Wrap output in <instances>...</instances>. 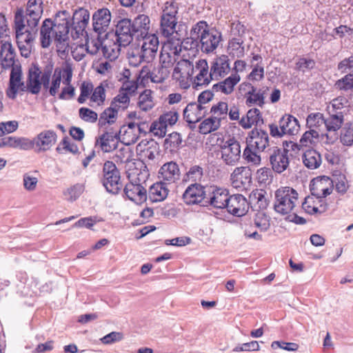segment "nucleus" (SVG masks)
<instances>
[{
  "mask_svg": "<svg viewBox=\"0 0 353 353\" xmlns=\"http://www.w3.org/2000/svg\"><path fill=\"white\" fill-rule=\"evenodd\" d=\"M190 35V49L200 47L201 51L207 54L214 52L222 39L221 33L216 29L210 28L205 21H199L194 24Z\"/></svg>",
  "mask_w": 353,
  "mask_h": 353,
  "instance_id": "obj_1",
  "label": "nucleus"
},
{
  "mask_svg": "<svg viewBox=\"0 0 353 353\" xmlns=\"http://www.w3.org/2000/svg\"><path fill=\"white\" fill-rule=\"evenodd\" d=\"M41 4V0H29L27 3L26 14L23 15V34H26L25 42L28 44L37 35L38 23L43 12Z\"/></svg>",
  "mask_w": 353,
  "mask_h": 353,
  "instance_id": "obj_2",
  "label": "nucleus"
},
{
  "mask_svg": "<svg viewBox=\"0 0 353 353\" xmlns=\"http://www.w3.org/2000/svg\"><path fill=\"white\" fill-rule=\"evenodd\" d=\"M70 19V13L62 10L56 14L53 21L54 39L59 53H65L69 47Z\"/></svg>",
  "mask_w": 353,
  "mask_h": 353,
  "instance_id": "obj_3",
  "label": "nucleus"
},
{
  "mask_svg": "<svg viewBox=\"0 0 353 353\" xmlns=\"http://www.w3.org/2000/svg\"><path fill=\"white\" fill-rule=\"evenodd\" d=\"M297 192L289 186L281 187L274 192V210L282 215L290 213L299 204Z\"/></svg>",
  "mask_w": 353,
  "mask_h": 353,
  "instance_id": "obj_4",
  "label": "nucleus"
},
{
  "mask_svg": "<svg viewBox=\"0 0 353 353\" xmlns=\"http://www.w3.org/2000/svg\"><path fill=\"white\" fill-rule=\"evenodd\" d=\"M120 172L116 165L110 161L104 163L103 166V176L101 183L107 192L117 194L122 189Z\"/></svg>",
  "mask_w": 353,
  "mask_h": 353,
  "instance_id": "obj_5",
  "label": "nucleus"
},
{
  "mask_svg": "<svg viewBox=\"0 0 353 353\" xmlns=\"http://www.w3.org/2000/svg\"><path fill=\"white\" fill-rule=\"evenodd\" d=\"M1 66L6 70L12 68L6 94L10 99H14L16 98L18 91L22 90L21 65L20 63L16 64L14 59L3 58L1 59Z\"/></svg>",
  "mask_w": 353,
  "mask_h": 353,
  "instance_id": "obj_6",
  "label": "nucleus"
},
{
  "mask_svg": "<svg viewBox=\"0 0 353 353\" xmlns=\"http://www.w3.org/2000/svg\"><path fill=\"white\" fill-rule=\"evenodd\" d=\"M229 190L216 185H207L205 206L216 209H224L230 198Z\"/></svg>",
  "mask_w": 353,
  "mask_h": 353,
  "instance_id": "obj_7",
  "label": "nucleus"
},
{
  "mask_svg": "<svg viewBox=\"0 0 353 353\" xmlns=\"http://www.w3.org/2000/svg\"><path fill=\"white\" fill-rule=\"evenodd\" d=\"M292 154L284 148L274 147L269 154V161L272 170L281 174L290 166V157Z\"/></svg>",
  "mask_w": 353,
  "mask_h": 353,
  "instance_id": "obj_8",
  "label": "nucleus"
},
{
  "mask_svg": "<svg viewBox=\"0 0 353 353\" xmlns=\"http://www.w3.org/2000/svg\"><path fill=\"white\" fill-rule=\"evenodd\" d=\"M241 145L234 137L230 138L221 145V159L228 165H236L241 158Z\"/></svg>",
  "mask_w": 353,
  "mask_h": 353,
  "instance_id": "obj_9",
  "label": "nucleus"
},
{
  "mask_svg": "<svg viewBox=\"0 0 353 353\" xmlns=\"http://www.w3.org/2000/svg\"><path fill=\"white\" fill-rule=\"evenodd\" d=\"M193 68V76L191 79H192L194 88L197 89L199 86L208 85L212 80H214L205 59L198 60Z\"/></svg>",
  "mask_w": 353,
  "mask_h": 353,
  "instance_id": "obj_10",
  "label": "nucleus"
},
{
  "mask_svg": "<svg viewBox=\"0 0 353 353\" xmlns=\"http://www.w3.org/2000/svg\"><path fill=\"white\" fill-rule=\"evenodd\" d=\"M114 32L116 41L123 47L128 46L135 36L132 20L128 18L121 19L117 21Z\"/></svg>",
  "mask_w": 353,
  "mask_h": 353,
  "instance_id": "obj_11",
  "label": "nucleus"
},
{
  "mask_svg": "<svg viewBox=\"0 0 353 353\" xmlns=\"http://www.w3.org/2000/svg\"><path fill=\"white\" fill-rule=\"evenodd\" d=\"M207 194V186L199 183H193L190 185L183 194V199L188 205L203 203L205 205Z\"/></svg>",
  "mask_w": 353,
  "mask_h": 353,
  "instance_id": "obj_12",
  "label": "nucleus"
},
{
  "mask_svg": "<svg viewBox=\"0 0 353 353\" xmlns=\"http://www.w3.org/2000/svg\"><path fill=\"white\" fill-rule=\"evenodd\" d=\"M225 208L229 214L234 216L241 217L248 213L250 203L243 195L235 194L230 195Z\"/></svg>",
  "mask_w": 353,
  "mask_h": 353,
  "instance_id": "obj_13",
  "label": "nucleus"
},
{
  "mask_svg": "<svg viewBox=\"0 0 353 353\" xmlns=\"http://www.w3.org/2000/svg\"><path fill=\"white\" fill-rule=\"evenodd\" d=\"M125 196L130 201L141 204L147 199V191L140 183L139 178L130 179L123 189Z\"/></svg>",
  "mask_w": 353,
  "mask_h": 353,
  "instance_id": "obj_14",
  "label": "nucleus"
},
{
  "mask_svg": "<svg viewBox=\"0 0 353 353\" xmlns=\"http://www.w3.org/2000/svg\"><path fill=\"white\" fill-rule=\"evenodd\" d=\"M111 21V13L108 8H101L95 11L92 15V29L101 37L106 34Z\"/></svg>",
  "mask_w": 353,
  "mask_h": 353,
  "instance_id": "obj_15",
  "label": "nucleus"
},
{
  "mask_svg": "<svg viewBox=\"0 0 353 353\" xmlns=\"http://www.w3.org/2000/svg\"><path fill=\"white\" fill-rule=\"evenodd\" d=\"M269 145V135L266 131L254 128L249 132L247 138V146L263 152Z\"/></svg>",
  "mask_w": 353,
  "mask_h": 353,
  "instance_id": "obj_16",
  "label": "nucleus"
},
{
  "mask_svg": "<svg viewBox=\"0 0 353 353\" xmlns=\"http://www.w3.org/2000/svg\"><path fill=\"white\" fill-rule=\"evenodd\" d=\"M194 64L187 59L179 61L174 68L172 77L181 85H186L193 76Z\"/></svg>",
  "mask_w": 353,
  "mask_h": 353,
  "instance_id": "obj_17",
  "label": "nucleus"
},
{
  "mask_svg": "<svg viewBox=\"0 0 353 353\" xmlns=\"http://www.w3.org/2000/svg\"><path fill=\"white\" fill-rule=\"evenodd\" d=\"M119 137L117 132L106 131L96 138L95 147L103 152H110L117 148Z\"/></svg>",
  "mask_w": 353,
  "mask_h": 353,
  "instance_id": "obj_18",
  "label": "nucleus"
},
{
  "mask_svg": "<svg viewBox=\"0 0 353 353\" xmlns=\"http://www.w3.org/2000/svg\"><path fill=\"white\" fill-rule=\"evenodd\" d=\"M208 113L206 106H202L196 102L187 105L183 110V118L188 123L194 124L200 121Z\"/></svg>",
  "mask_w": 353,
  "mask_h": 353,
  "instance_id": "obj_19",
  "label": "nucleus"
},
{
  "mask_svg": "<svg viewBox=\"0 0 353 353\" xmlns=\"http://www.w3.org/2000/svg\"><path fill=\"white\" fill-rule=\"evenodd\" d=\"M158 174L161 181L170 184L180 179L181 172L178 164L174 161H170L161 167Z\"/></svg>",
  "mask_w": 353,
  "mask_h": 353,
  "instance_id": "obj_20",
  "label": "nucleus"
},
{
  "mask_svg": "<svg viewBox=\"0 0 353 353\" xmlns=\"http://www.w3.org/2000/svg\"><path fill=\"white\" fill-rule=\"evenodd\" d=\"M229 61V58L226 55H221L213 60L211 63L210 70L214 80H219L230 72Z\"/></svg>",
  "mask_w": 353,
  "mask_h": 353,
  "instance_id": "obj_21",
  "label": "nucleus"
},
{
  "mask_svg": "<svg viewBox=\"0 0 353 353\" xmlns=\"http://www.w3.org/2000/svg\"><path fill=\"white\" fill-rule=\"evenodd\" d=\"M329 117L325 119V127L326 130L331 133L334 132L333 135L326 134L327 139L329 142L333 143L337 139V132L342 126L344 122V117L342 114H338L332 112H328Z\"/></svg>",
  "mask_w": 353,
  "mask_h": 353,
  "instance_id": "obj_22",
  "label": "nucleus"
},
{
  "mask_svg": "<svg viewBox=\"0 0 353 353\" xmlns=\"http://www.w3.org/2000/svg\"><path fill=\"white\" fill-rule=\"evenodd\" d=\"M240 90L245 91L244 98L245 104L248 106L258 105L263 107L265 101L263 99L262 94H259L257 88L250 83H243L240 85Z\"/></svg>",
  "mask_w": 353,
  "mask_h": 353,
  "instance_id": "obj_23",
  "label": "nucleus"
},
{
  "mask_svg": "<svg viewBox=\"0 0 353 353\" xmlns=\"http://www.w3.org/2000/svg\"><path fill=\"white\" fill-rule=\"evenodd\" d=\"M332 181L327 176H323L317 179L310 185V191L312 196L317 199L324 198L332 193Z\"/></svg>",
  "mask_w": 353,
  "mask_h": 353,
  "instance_id": "obj_24",
  "label": "nucleus"
},
{
  "mask_svg": "<svg viewBox=\"0 0 353 353\" xmlns=\"http://www.w3.org/2000/svg\"><path fill=\"white\" fill-rule=\"evenodd\" d=\"M57 141V134L53 130H45L35 138L36 150L38 152L49 150Z\"/></svg>",
  "mask_w": 353,
  "mask_h": 353,
  "instance_id": "obj_25",
  "label": "nucleus"
},
{
  "mask_svg": "<svg viewBox=\"0 0 353 353\" xmlns=\"http://www.w3.org/2000/svg\"><path fill=\"white\" fill-rule=\"evenodd\" d=\"M134 86H130L128 83H123L119 94L114 97L110 105L114 107L118 111H124L130 104V97L127 91H134Z\"/></svg>",
  "mask_w": 353,
  "mask_h": 353,
  "instance_id": "obj_26",
  "label": "nucleus"
},
{
  "mask_svg": "<svg viewBox=\"0 0 353 353\" xmlns=\"http://www.w3.org/2000/svg\"><path fill=\"white\" fill-rule=\"evenodd\" d=\"M41 72L37 64H32L29 69L28 78L27 81V89L32 94H37L39 93L41 88L40 82V75Z\"/></svg>",
  "mask_w": 353,
  "mask_h": 353,
  "instance_id": "obj_27",
  "label": "nucleus"
},
{
  "mask_svg": "<svg viewBox=\"0 0 353 353\" xmlns=\"http://www.w3.org/2000/svg\"><path fill=\"white\" fill-rule=\"evenodd\" d=\"M241 77L236 73H232L223 81L219 82L212 86V91L221 92L225 94H230L234 91V86L240 81Z\"/></svg>",
  "mask_w": 353,
  "mask_h": 353,
  "instance_id": "obj_28",
  "label": "nucleus"
},
{
  "mask_svg": "<svg viewBox=\"0 0 353 353\" xmlns=\"http://www.w3.org/2000/svg\"><path fill=\"white\" fill-rule=\"evenodd\" d=\"M263 123L261 112L257 108H252L248 111L245 117L239 120V124L244 128H250L252 125L260 126Z\"/></svg>",
  "mask_w": 353,
  "mask_h": 353,
  "instance_id": "obj_29",
  "label": "nucleus"
},
{
  "mask_svg": "<svg viewBox=\"0 0 353 353\" xmlns=\"http://www.w3.org/2000/svg\"><path fill=\"white\" fill-rule=\"evenodd\" d=\"M279 128L285 134L294 135L300 128L299 121L292 115L285 114L279 120Z\"/></svg>",
  "mask_w": 353,
  "mask_h": 353,
  "instance_id": "obj_30",
  "label": "nucleus"
},
{
  "mask_svg": "<svg viewBox=\"0 0 353 353\" xmlns=\"http://www.w3.org/2000/svg\"><path fill=\"white\" fill-rule=\"evenodd\" d=\"M168 192L167 183L161 181L157 182L150 188L149 199L152 203L162 201L167 198Z\"/></svg>",
  "mask_w": 353,
  "mask_h": 353,
  "instance_id": "obj_31",
  "label": "nucleus"
},
{
  "mask_svg": "<svg viewBox=\"0 0 353 353\" xmlns=\"http://www.w3.org/2000/svg\"><path fill=\"white\" fill-rule=\"evenodd\" d=\"M150 18L145 14H139L132 22V28L136 37L145 38L150 29Z\"/></svg>",
  "mask_w": 353,
  "mask_h": 353,
  "instance_id": "obj_32",
  "label": "nucleus"
},
{
  "mask_svg": "<svg viewBox=\"0 0 353 353\" xmlns=\"http://www.w3.org/2000/svg\"><path fill=\"white\" fill-rule=\"evenodd\" d=\"M41 44L44 48H48L54 38L53 21L50 19H46L42 23L40 30Z\"/></svg>",
  "mask_w": 353,
  "mask_h": 353,
  "instance_id": "obj_33",
  "label": "nucleus"
},
{
  "mask_svg": "<svg viewBox=\"0 0 353 353\" xmlns=\"http://www.w3.org/2000/svg\"><path fill=\"white\" fill-rule=\"evenodd\" d=\"M233 183L240 182L244 188L252 183V171L248 167H238L232 174Z\"/></svg>",
  "mask_w": 353,
  "mask_h": 353,
  "instance_id": "obj_34",
  "label": "nucleus"
},
{
  "mask_svg": "<svg viewBox=\"0 0 353 353\" xmlns=\"http://www.w3.org/2000/svg\"><path fill=\"white\" fill-rule=\"evenodd\" d=\"M168 43L166 47L169 48L170 52L174 56H178L183 48L184 49H189L191 42L190 37L186 39L181 41L179 38H176V36H171L168 38Z\"/></svg>",
  "mask_w": 353,
  "mask_h": 353,
  "instance_id": "obj_35",
  "label": "nucleus"
},
{
  "mask_svg": "<svg viewBox=\"0 0 353 353\" xmlns=\"http://www.w3.org/2000/svg\"><path fill=\"white\" fill-rule=\"evenodd\" d=\"M177 24V18L166 17L161 16L160 21V33L165 38H169L174 33L177 35L176 26Z\"/></svg>",
  "mask_w": 353,
  "mask_h": 353,
  "instance_id": "obj_36",
  "label": "nucleus"
},
{
  "mask_svg": "<svg viewBox=\"0 0 353 353\" xmlns=\"http://www.w3.org/2000/svg\"><path fill=\"white\" fill-rule=\"evenodd\" d=\"M302 160L305 167L311 170L318 168L322 163L321 154L313 149L305 150L302 156Z\"/></svg>",
  "mask_w": 353,
  "mask_h": 353,
  "instance_id": "obj_37",
  "label": "nucleus"
},
{
  "mask_svg": "<svg viewBox=\"0 0 353 353\" xmlns=\"http://www.w3.org/2000/svg\"><path fill=\"white\" fill-rule=\"evenodd\" d=\"M179 119V113L175 110L163 113L159 117V127L161 136H165V130L168 125H174Z\"/></svg>",
  "mask_w": 353,
  "mask_h": 353,
  "instance_id": "obj_38",
  "label": "nucleus"
},
{
  "mask_svg": "<svg viewBox=\"0 0 353 353\" xmlns=\"http://www.w3.org/2000/svg\"><path fill=\"white\" fill-rule=\"evenodd\" d=\"M330 104L331 105L327 107L328 112L342 114L344 117L349 111L350 102L348 99L343 96H339L334 99Z\"/></svg>",
  "mask_w": 353,
  "mask_h": 353,
  "instance_id": "obj_39",
  "label": "nucleus"
},
{
  "mask_svg": "<svg viewBox=\"0 0 353 353\" xmlns=\"http://www.w3.org/2000/svg\"><path fill=\"white\" fill-rule=\"evenodd\" d=\"M221 125V118L210 117L203 120L199 125V132L207 134L216 130Z\"/></svg>",
  "mask_w": 353,
  "mask_h": 353,
  "instance_id": "obj_40",
  "label": "nucleus"
},
{
  "mask_svg": "<svg viewBox=\"0 0 353 353\" xmlns=\"http://www.w3.org/2000/svg\"><path fill=\"white\" fill-rule=\"evenodd\" d=\"M119 112L114 107L110 105L109 108L105 109L100 114L99 125L101 127H103L106 124H113L117 119Z\"/></svg>",
  "mask_w": 353,
  "mask_h": 353,
  "instance_id": "obj_41",
  "label": "nucleus"
},
{
  "mask_svg": "<svg viewBox=\"0 0 353 353\" xmlns=\"http://www.w3.org/2000/svg\"><path fill=\"white\" fill-rule=\"evenodd\" d=\"M122 46L119 43L108 41L102 46V53L105 58L110 61L116 59L120 52V48Z\"/></svg>",
  "mask_w": 353,
  "mask_h": 353,
  "instance_id": "obj_42",
  "label": "nucleus"
},
{
  "mask_svg": "<svg viewBox=\"0 0 353 353\" xmlns=\"http://www.w3.org/2000/svg\"><path fill=\"white\" fill-rule=\"evenodd\" d=\"M263 151L254 150L246 146L243 152V157L246 162L252 165L258 166L261 164V157L260 153Z\"/></svg>",
  "mask_w": 353,
  "mask_h": 353,
  "instance_id": "obj_43",
  "label": "nucleus"
},
{
  "mask_svg": "<svg viewBox=\"0 0 353 353\" xmlns=\"http://www.w3.org/2000/svg\"><path fill=\"white\" fill-rule=\"evenodd\" d=\"M319 141V133L314 129L306 131L300 139L301 147H310L316 145Z\"/></svg>",
  "mask_w": 353,
  "mask_h": 353,
  "instance_id": "obj_44",
  "label": "nucleus"
},
{
  "mask_svg": "<svg viewBox=\"0 0 353 353\" xmlns=\"http://www.w3.org/2000/svg\"><path fill=\"white\" fill-rule=\"evenodd\" d=\"M203 177V169L199 165H195L190 168L189 170L184 176V181H192L199 183Z\"/></svg>",
  "mask_w": 353,
  "mask_h": 353,
  "instance_id": "obj_45",
  "label": "nucleus"
},
{
  "mask_svg": "<svg viewBox=\"0 0 353 353\" xmlns=\"http://www.w3.org/2000/svg\"><path fill=\"white\" fill-rule=\"evenodd\" d=\"M119 139L122 138V142L127 145L135 143L139 139V134L136 131L126 130V126H122L119 132Z\"/></svg>",
  "mask_w": 353,
  "mask_h": 353,
  "instance_id": "obj_46",
  "label": "nucleus"
},
{
  "mask_svg": "<svg viewBox=\"0 0 353 353\" xmlns=\"http://www.w3.org/2000/svg\"><path fill=\"white\" fill-rule=\"evenodd\" d=\"M334 88L341 92L353 90V74H347L334 83Z\"/></svg>",
  "mask_w": 353,
  "mask_h": 353,
  "instance_id": "obj_47",
  "label": "nucleus"
},
{
  "mask_svg": "<svg viewBox=\"0 0 353 353\" xmlns=\"http://www.w3.org/2000/svg\"><path fill=\"white\" fill-rule=\"evenodd\" d=\"M170 72V70L160 65L152 70L150 74V77L152 82L162 83L169 77Z\"/></svg>",
  "mask_w": 353,
  "mask_h": 353,
  "instance_id": "obj_48",
  "label": "nucleus"
},
{
  "mask_svg": "<svg viewBox=\"0 0 353 353\" xmlns=\"http://www.w3.org/2000/svg\"><path fill=\"white\" fill-rule=\"evenodd\" d=\"M89 20L80 21L73 22L71 24V36L73 39H77L81 36L85 34L87 36V32L85 28L88 24Z\"/></svg>",
  "mask_w": 353,
  "mask_h": 353,
  "instance_id": "obj_49",
  "label": "nucleus"
},
{
  "mask_svg": "<svg viewBox=\"0 0 353 353\" xmlns=\"http://www.w3.org/2000/svg\"><path fill=\"white\" fill-rule=\"evenodd\" d=\"M138 105L143 111H148L154 106L151 91L150 90H144L139 97Z\"/></svg>",
  "mask_w": 353,
  "mask_h": 353,
  "instance_id": "obj_50",
  "label": "nucleus"
},
{
  "mask_svg": "<svg viewBox=\"0 0 353 353\" xmlns=\"http://www.w3.org/2000/svg\"><path fill=\"white\" fill-rule=\"evenodd\" d=\"M306 125L310 129H319L320 127L325 125V118L323 114L320 112L310 114L306 119Z\"/></svg>",
  "mask_w": 353,
  "mask_h": 353,
  "instance_id": "obj_51",
  "label": "nucleus"
},
{
  "mask_svg": "<svg viewBox=\"0 0 353 353\" xmlns=\"http://www.w3.org/2000/svg\"><path fill=\"white\" fill-rule=\"evenodd\" d=\"M331 181L332 190H333V187L334 185L336 190L339 193L343 194L347 192L349 188V185L345 175L340 174L339 176H333V179H331Z\"/></svg>",
  "mask_w": 353,
  "mask_h": 353,
  "instance_id": "obj_52",
  "label": "nucleus"
},
{
  "mask_svg": "<svg viewBox=\"0 0 353 353\" xmlns=\"http://www.w3.org/2000/svg\"><path fill=\"white\" fill-rule=\"evenodd\" d=\"M316 65L314 59L307 57H299L295 63V70L303 73L307 72L312 70Z\"/></svg>",
  "mask_w": 353,
  "mask_h": 353,
  "instance_id": "obj_53",
  "label": "nucleus"
},
{
  "mask_svg": "<svg viewBox=\"0 0 353 353\" xmlns=\"http://www.w3.org/2000/svg\"><path fill=\"white\" fill-rule=\"evenodd\" d=\"M16 37L17 39V45L21 55H22V43L19 41L22 36V8H18L15 13L14 17Z\"/></svg>",
  "mask_w": 353,
  "mask_h": 353,
  "instance_id": "obj_54",
  "label": "nucleus"
},
{
  "mask_svg": "<svg viewBox=\"0 0 353 353\" xmlns=\"http://www.w3.org/2000/svg\"><path fill=\"white\" fill-rule=\"evenodd\" d=\"M341 142L347 146L353 144V122L346 123L341 133Z\"/></svg>",
  "mask_w": 353,
  "mask_h": 353,
  "instance_id": "obj_55",
  "label": "nucleus"
},
{
  "mask_svg": "<svg viewBox=\"0 0 353 353\" xmlns=\"http://www.w3.org/2000/svg\"><path fill=\"white\" fill-rule=\"evenodd\" d=\"M182 143V137L178 132L170 133L164 141L165 148L174 150L178 148Z\"/></svg>",
  "mask_w": 353,
  "mask_h": 353,
  "instance_id": "obj_56",
  "label": "nucleus"
},
{
  "mask_svg": "<svg viewBox=\"0 0 353 353\" xmlns=\"http://www.w3.org/2000/svg\"><path fill=\"white\" fill-rule=\"evenodd\" d=\"M105 100V90L103 83L96 87L90 96V101L96 103L98 105H102Z\"/></svg>",
  "mask_w": 353,
  "mask_h": 353,
  "instance_id": "obj_57",
  "label": "nucleus"
},
{
  "mask_svg": "<svg viewBox=\"0 0 353 353\" xmlns=\"http://www.w3.org/2000/svg\"><path fill=\"white\" fill-rule=\"evenodd\" d=\"M132 156L129 148L123 147L117 151L114 158L117 163H125L132 161Z\"/></svg>",
  "mask_w": 353,
  "mask_h": 353,
  "instance_id": "obj_58",
  "label": "nucleus"
},
{
  "mask_svg": "<svg viewBox=\"0 0 353 353\" xmlns=\"http://www.w3.org/2000/svg\"><path fill=\"white\" fill-rule=\"evenodd\" d=\"M61 81V70L59 68H56L54 70V74L52 76V81L50 83V87L49 88V94L54 97L60 87Z\"/></svg>",
  "mask_w": 353,
  "mask_h": 353,
  "instance_id": "obj_59",
  "label": "nucleus"
},
{
  "mask_svg": "<svg viewBox=\"0 0 353 353\" xmlns=\"http://www.w3.org/2000/svg\"><path fill=\"white\" fill-rule=\"evenodd\" d=\"M85 187L83 184L77 183L69 188L65 192L68 199L73 201L77 199L84 191Z\"/></svg>",
  "mask_w": 353,
  "mask_h": 353,
  "instance_id": "obj_60",
  "label": "nucleus"
},
{
  "mask_svg": "<svg viewBox=\"0 0 353 353\" xmlns=\"http://www.w3.org/2000/svg\"><path fill=\"white\" fill-rule=\"evenodd\" d=\"M79 115L83 121L88 123H95L98 119L97 113L88 108H81Z\"/></svg>",
  "mask_w": 353,
  "mask_h": 353,
  "instance_id": "obj_61",
  "label": "nucleus"
},
{
  "mask_svg": "<svg viewBox=\"0 0 353 353\" xmlns=\"http://www.w3.org/2000/svg\"><path fill=\"white\" fill-rule=\"evenodd\" d=\"M272 169L266 167L259 169L256 172V179L260 184H268L272 176Z\"/></svg>",
  "mask_w": 353,
  "mask_h": 353,
  "instance_id": "obj_62",
  "label": "nucleus"
},
{
  "mask_svg": "<svg viewBox=\"0 0 353 353\" xmlns=\"http://www.w3.org/2000/svg\"><path fill=\"white\" fill-rule=\"evenodd\" d=\"M228 105L225 102H219L216 105H213L210 109V112H212L214 116L217 117L218 118L224 119L228 114Z\"/></svg>",
  "mask_w": 353,
  "mask_h": 353,
  "instance_id": "obj_63",
  "label": "nucleus"
},
{
  "mask_svg": "<svg viewBox=\"0 0 353 353\" xmlns=\"http://www.w3.org/2000/svg\"><path fill=\"white\" fill-rule=\"evenodd\" d=\"M146 45H142L141 52L138 53L139 61H145L147 63L151 62L155 57L157 51L155 50H150L147 48Z\"/></svg>",
  "mask_w": 353,
  "mask_h": 353,
  "instance_id": "obj_64",
  "label": "nucleus"
}]
</instances>
